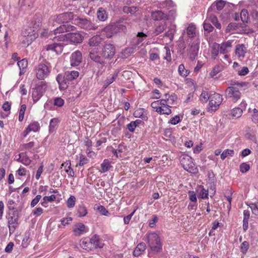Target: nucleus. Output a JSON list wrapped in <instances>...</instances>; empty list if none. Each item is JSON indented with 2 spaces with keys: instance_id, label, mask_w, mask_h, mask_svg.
Returning a JSON list of instances; mask_svg holds the SVG:
<instances>
[{
  "instance_id": "a211bd4d",
  "label": "nucleus",
  "mask_w": 258,
  "mask_h": 258,
  "mask_svg": "<svg viewBox=\"0 0 258 258\" xmlns=\"http://www.w3.org/2000/svg\"><path fill=\"white\" fill-rule=\"evenodd\" d=\"M151 17L154 21L167 20L168 19L167 15L161 11L153 12L151 14Z\"/></svg>"
},
{
  "instance_id": "13d9d810",
  "label": "nucleus",
  "mask_w": 258,
  "mask_h": 258,
  "mask_svg": "<svg viewBox=\"0 0 258 258\" xmlns=\"http://www.w3.org/2000/svg\"><path fill=\"white\" fill-rule=\"evenodd\" d=\"M199 196L202 199L207 198L208 196V190L205 189L203 186L200 187Z\"/></svg>"
},
{
  "instance_id": "8fccbe9b",
  "label": "nucleus",
  "mask_w": 258,
  "mask_h": 258,
  "mask_svg": "<svg viewBox=\"0 0 258 258\" xmlns=\"http://www.w3.org/2000/svg\"><path fill=\"white\" fill-rule=\"evenodd\" d=\"M249 243L246 241H243L241 243V246H240L241 252L244 254H245L247 252V251L249 248Z\"/></svg>"
},
{
  "instance_id": "c9c22d12",
  "label": "nucleus",
  "mask_w": 258,
  "mask_h": 258,
  "mask_svg": "<svg viewBox=\"0 0 258 258\" xmlns=\"http://www.w3.org/2000/svg\"><path fill=\"white\" fill-rule=\"evenodd\" d=\"M147 36V35L143 32H138L136 38H135V40L136 41L135 45H138L142 43L144 38Z\"/></svg>"
},
{
  "instance_id": "58836bf2",
  "label": "nucleus",
  "mask_w": 258,
  "mask_h": 258,
  "mask_svg": "<svg viewBox=\"0 0 258 258\" xmlns=\"http://www.w3.org/2000/svg\"><path fill=\"white\" fill-rule=\"evenodd\" d=\"M77 213L78 217H84L87 214V210L86 208L84 205H80L78 207Z\"/></svg>"
},
{
  "instance_id": "1a4fd4ad",
  "label": "nucleus",
  "mask_w": 258,
  "mask_h": 258,
  "mask_svg": "<svg viewBox=\"0 0 258 258\" xmlns=\"http://www.w3.org/2000/svg\"><path fill=\"white\" fill-rule=\"evenodd\" d=\"M101 53L104 59H110L115 53V48L113 44L110 43L105 44L103 46Z\"/></svg>"
},
{
  "instance_id": "c85d7f7f",
  "label": "nucleus",
  "mask_w": 258,
  "mask_h": 258,
  "mask_svg": "<svg viewBox=\"0 0 258 258\" xmlns=\"http://www.w3.org/2000/svg\"><path fill=\"white\" fill-rule=\"evenodd\" d=\"M60 120L57 118H53L51 119L49 125V131L50 132L52 133L56 130L58 126V124Z\"/></svg>"
},
{
  "instance_id": "4d7b16f0",
  "label": "nucleus",
  "mask_w": 258,
  "mask_h": 258,
  "mask_svg": "<svg viewBox=\"0 0 258 258\" xmlns=\"http://www.w3.org/2000/svg\"><path fill=\"white\" fill-rule=\"evenodd\" d=\"M248 14L246 10H243L240 13V18L243 22H246L248 20Z\"/></svg>"
},
{
  "instance_id": "bb28decb",
  "label": "nucleus",
  "mask_w": 258,
  "mask_h": 258,
  "mask_svg": "<svg viewBox=\"0 0 258 258\" xmlns=\"http://www.w3.org/2000/svg\"><path fill=\"white\" fill-rule=\"evenodd\" d=\"M115 27L113 25H108L105 27L102 31L105 33L107 38L111 37L115 32Z\"/></svg>"
},
{
  "instance_id": "393cba45",
  "label": "nucleus",
  "mask_w": 258,
  "mask_h": 258,
  "mask_svg": "<svg viewBox=\"0 0 258 258\" xmlns=\"http://www.w3.org/2000/svg\"><path fill=\"white\" fill-rule=\"evenodd\" d=\"M146 245L143 243L141 242L138 244L135 249L133 252V254L135 256H138L140 255L146 249Z\"/></svg>"
},
{
  "instance_id": "4be33fe9",
  "label": "nucleus",
  "mask_w": 258,
  "mask_h": 258,
  "mask_svg": "<svg viewBox=\"0 0 258 258\" xmlns=\"http://www.w3.org/2000/svg\"><path fill=\"white\" fill-rule=\"evenodd\" d=\"M60 18H61L62 23L68 24L71 20H73L75 18L73 13L72 12H67L59 14Z\"/></svg>"
},
{
  "instance_id": "423d86ee",
  "label": "nucleus",
  "mask_w": 258,
  "mask_h": 258,
  "mask_svg": "<svg viewBox=\"0 0 258 258\" xmlns=\"http://www.w3.org/2000/svg\"><path fill=\"white\" fill-rule=\"evenodd\" d=\"M49 73V69L44 63H40L35 68L36 76L39 80H44L48 76Z\"/></svg>"
},
{
  "instance_id": "0e129e2a",
  "label": "nucleus",
  "mask_w": 258,
  "mask_h": 258,
  "mask_svg": "<svg viewBox=\"0 0 258 258\" xmlns=\"http://www.w3.org/2000/svg\"><path fill=\"white\" fill-rule=\"evenodd\" d=\"M203 25L204 30L209 33L212 32L214 29V27L210 23L204 22Z\"/></svg>"
},
{
  "instance_id": "9d476101",
  "label": "nucleus",
  "mask_w": 258,
  "mask_h": 258,
  "mask_svg": "<svg viewBox=\"0 0 258 258\" xmlns=\"http://www.w3.org/2000/svg\"><path fill=\"white\" fill-rule=\"evenodd\" d=\"M239 88H233L229 86L226 90V93L228 97L232 98L234 101H236L240 99L241 93Z\"/></svg>"
},
{
  "instance_id": "aec40b11",
  "label": "nucleus",
  "mask_w": 258,
  "mask_h": 258,
  "mask_svg": "<svg viewBox=\"0 0 258 258\" xmlns=\"http://www.w3.org/2000/svg\"><path fill=\"white\" fill-rule=\"evenodd\" d=\"M225 2L223 0H218L214 3H213L211 6L209 8L208 13H209L210 11H212L215 8L218 11L222 10L225 5Z\"/></svg>"
},
{
  "instance_id": "49530a36",
  "label": "nucleus",
  "mask_w": 258,
  "mask_h": 258,
  "mask_svg": "<svg viewBox=\"0 0 258 258\" xmlns=\"http://www.w3.org/2000/svg\"><path fill=\"white\" fill-rule=\"evenodd\" d=\"M175 28V26L174 25L171 26L168 31L165 33V36L169 37L170 40H172L174 35Z\"/></svg>"
},
{
  "instance_id": "37998d69",
  "label": "nucleus",
  "mask_w": 258,
  "mask_h": 258,
  "mask_svg": "<svg viewBox=\"0 0 258 258\" xmlns=\"http://www.w3.org/2000/svg\"><path fill=\"white\" fill-rule=\"evenodd\" d=\"M17 64L20 70V73L21 74L22 71L27 68L28 62L26 59H23L20 61H18Z\"/></svg>"
},
{
  "instance_id": "5701e85b",
  "label": "nucleus",
  "mask_w": 258,
  "mask_h": 258,
  "mask_svg": "<svg viewBox=\"0 0 258 258\" xmlns=\"http://www.w3.org/2000/svg\"><path fill=\"white\" fill-rule=\"evenodd\" d=\"M49 23L53 27H57L62 23L60 15L51 16L49 20Z\"/></svg>"
},
{
  "instance_id": "4c0bfd02",
  "label": "nucleus",
  "mask_w": 258,
  "mask_h": 258,
  "mask_svg": "<svg viewBox=\"0 0 258 258\" xmlns=\"http://www.w3.org/2000/svg\"><path fill=\"white\" fill-rule=\"evenodd\" d=\"M28 127L29 128V130H30V131L36 132H38L40 128V124L37 121H33L28 126Z\"/></svg>"
},
{
  "instance_id": "a878e982",
  "label": "nucleus",
  "mask_w": 258,
  "mask_h": 258,
  "mask_svg": "<svg viewBox=\"0 0 258 258\" xmlns=\"http://www.w3.org/2000/svg\"><path fill=\"white\" fill-rule=\"evenodd\" d=\"M74 232L76 236H80L85 232V226L82 223L76 224Z\"/></svg>"
},
{
  "instance_id": "39448f33",
  "label": "nucleus",
  "mask_w": 258,
  "mask_h": 258,
  "mask_svg": "<svg viewBox=\"0 0 258 258\" xmlns=\"http://www.w3.org/2000/svg\"><path fill=\"white\" fill-rule=\"evenodd\" d=\"M223 101L222 96L219 93H214L211 94V97L209 100V108L212 111H216L219 108Z\"/></svg>"
},
{
  "instance_id": "5fc2aeb1",
  "label": "nucleus",
  "mask_w": 258,
  "mask_h": 258,
  "mask_svg": "<svg viewBox=\"0 0 258 258\" xmlns=\"http://www.w3.org/2000/svg\"><path fill=\"white\" fill-rule=\"evenodd\" d=\"M243 83H239L236 80H231L229 82V86H232L233 88H241L243 86Z\"/></svg>"
},
{
  "instance_id": "c03bdc74",
  "label": "nucleus",
  "mask_w": 258,
  "mask_h": 258,
  "mask_svg": "<svg viewBox=\"0 0 258 258\" xmlns=\"http://www.w3.org/2000/svg\"><path fill=\"white\" fill-rule=\"evenodd\" d=\"M81 246L85 249H91L92 246L91 245L90 239H85L81 242Z\"/></svg>"
},
{
  "instance_id": "f257e3e1",
  "label": "nucleus",
  "mask_w": 258,
  "mask_h": 258,
  "mask_svg": "<svg viewBox=\"0 0 258 258\" xmlns=\"http://www.w3.org/2000/svg\"><path fill=\"white\" fill-rule=\"evenodd\" d=\"M146 237L148 245L153 252L158 253L162 250V245L159 236L156 233H148Z\"/></svg>"
},
{
  "instance_id": "20e7f679",
  "label": "nucleus",
  "mask_w": 258,
  "mask_h": 258,
  "mask_svg": "<svg viewBox=\"0 0 258 258\" xmlns=\"http://www.w3.org/2000/svg\"><path fill=\"white\" fill-rule=\"evenodd\" d=\"M89 56L90 59L97 63L100 68H102L105 66L106 62L100 51H97L95 49H90Z\"/></svg>"
},
{
  "instance_id": "9b49d317",
  "label": "nucleus",
  "mask_w": 258,
  "mask_h": 258,
  "mask_svg": "<svg viewBox=\"0 0 258 258\" xmlns=\"http://www.w3.org/2000/svg\"><path fill=\"white\" fill-rule=\"evenodd\" d=\"M67 40L74 43H80L83 40V36L79 33H70L64 36H60V38L64 37Z\"/></svg>"
},
{
  "instance_id": "e433bc0d",
  "label": "nucleus",
  "mask_w": 258,
  "mask_h": 258,
  "mask_svg": "<svg viewBox=\"0 0 258 258\" xmlns=\"http://www.w3.org/2000/svg\"><path fill=\"white\" fill-rule=\"evenodd\" d=\"M211 94L208 92L203 91L200 97V100L203 103H206L208 100H210Z\"/></svg>"
},
{
  "instance_id": "0eeeda50",
  "label": "nucleus",
  "mask_w": 258,
  "mask_h": 258,
  "mask_svg": "<svg viewBox=\"0 0 258 258\" xmlns=\"http://www.w3.org/2000/svg\"><path fill=\"white\" fill-rule=\"evenodd\" d=\"M46 84L41 82L40 84L37 85L35 88H33L32 92V97L34 102L38 101L42 96L45 91Z\"/></svg>"
},
{
  "instance_id": "f3484780",
  "label": "nucleus",
  "mask_w": 258,
  "mask_h": 258,
  "mask_svg": "<svg viewBox=\"0 0 258 258\" xmlns=\"http://www.w3.org/2000/svg\"><path fill=\"white\" fill-rule=\"evenodd\" d=\"M90 242L92 248H100L103 247L104 245L102 240L96 235H94L90 238Z\"/></svg>"
},
{
  "instance_id": "412c9836",
  "label": "nucleus",
  "mask_w": 258,
  "mask_h": 258,
  "mask_svg": "<svg viewBox=\"0 0 258 258\" xmlns=\"http://www.w3.org/2000/svg\"><path fill=\"white\" fill-rule=\"evenodd\" d=\"M220 53L226 54L228 53L232 47L231 42L230 41L223 42L220 45Z\"/></svg>"
},
{
  "instance_id": "2f4dec72",
  "label": "nucleus",
  "mask_w": 258,
  "mask_h": 258,
  "mask_svg": "<svg viewBox=\"0 0 258 258\" xmlns=\"http://www.w3.org/2000/svg\"><path fill=\"white\" fill-rule=\"evenodd\" d=\"M42 18L40 15H35L34 18V19L32 20L31 26L37 29L38 28L40 27L41 24Z\"/></svg>"
},
{
  "instance_id": "f704fd0d",
  "label": "nucleus",
  "mask_w": 258,
  "mask_h": 258,
  "mask_svg": "<svg viewBox=\"0 0 258 258\" xmlns=\"http://www.w3.org/2000/svg\"><path fill=\"white\" fill-rule=\"evenodd\" d=\"M111 167L110 161L108 159H105L101 164V172L103 173L106 172L108 171Z\"/></svg>"
},
{
  "instance_id": "f8f14e48",
  "label": "nucleus",
  "mask_w": 258,
  "mask_h": 258,
  "mask_svg": "<svg viewBox=\"0 0 258 258\" xmlns=\"http://www.w3.org/2000/svg\"><path fill=\"white\" fill-rule=\"evenodd\" d=\"M200 41L193 42L191 43L189 48L188 49V54L189 58L194 60L197 57L199 53Z\"/></svg>"
},
{
  "instance_id": "7c9ffc66",
  "label": "nucleus",
  "mask_w": 258,
  "mask_h": 258,
  "mask_svg": "<svg viewBox=\"0 0 258 258\" xmlns=\"http://www.w3.org/2000/svg\"><path fill=\"white\" fill-rule=\"evenodd\" d=\"M102 38L98 35H96L92 37L89 40V44L92 46H97L101 42Z\"/></svg>"
},
{
  "instance_id": "6e6552de",
  "label": "nucleus",
  "mask_w": 258,
  "mask_h": 258,
  "mask_svg": "<svg viewBox=\"0 0 258 258\" xmlns=\"http://www.w3.org/2000/svg\"><path fill=\"white\" fill-rule=\"evenodd\" d=\"M73 24L85 30H94L96 27L89 20L79 17L74 19Z\"/></svg>"
},
{
  "instance_id": "2eb2a0df",
  "label": "nucleus",
  "mask_w": 258,
  "mask_h": 258,
  "mask_svg": "<svg viewBox=\"0 0 258 258\" xmlns=\"http://www.w3.org/2000/svg\"><path fill=\"white\" fill-rule=\"evenodd\" d=\"M82 59V53L77 50L72 53L71 57V65L73 67L78 66L81 62Z\"/></svg>"
},
{
  "instance_id": "3c124183",
  "label": "nucleus",
  "mask_w": 258,
  "mask_h": 258,
  "mask_svg": "<svg viewBox=\"0 0 258 258\" xmlns=\"http://www.w3.org/2000/svg\"><path fill=\"white\" fill-rule=\"evenodd\" d=\"M239 168L240 172L244 173L249 171L250 169V166L248 164H247L246 163H242L240 165Z\"/></svg>"
},
{
  "instance_id": "79ce46f5",
  "label": "nucleus",
  "mask_w": 258,
  "mask_h": 258,
  "mask_svg": "<svg viewBox=\"0 0 258 258\" xmlns=\"http://www.w3.org/2000/svg\"><path fill=\"white\" fill-rule=\"evenodd\" d=\"M137 11L136 7L124 6L123 8V12L124 13L134 14Z\"/></svg>"
},
{
  "instance_id": "864d4df0",
  "label": "nucleus",
  "mask_w": 258,
  "mask_h": 258,
  "mask_svg": "<svg viewBox=\"0 0 258 258\" xmlns=\"http://www.w3.org/2000/svg\"><path fill=\"white\" fill-rule=\"evenodd\" d=\"M76 198L74 196H71L67 201L68 208H73L75 205Z\"/></svg>"
},
{
  "instance_id": "dca6fc26",
  "label": "nucleus",
  "mask_w": 258,
  "mask_h": 258,
  "mask_svg": "<svg viewBox=\"0 0 258 258\" xmlns=\"http://www.w3.org/2000/svg\"><path fill=\"white\" fill-rule=\"evenodd\" d=\"M56 81L59 85V88L60 90H65L68 87L70 83L69 80H67L65 74L62 75L59 74L56 77Z\"/></svg>"
},
{
  "instance_id": "052dcab7",
  "label": "nucleus",
  "mask_w": 258,
  "mask_h": 258,
  "mask_svg": "<svg viewBox=\"0 0 258 258\" xmlns=\"http://www.w3.org/2000/svg\"><path fill=\"white\" fill-rule=\"evenodd\" d=\"M181 121L180 117L178 115H175L174 117L171 118L168 123L175 125Z\"/></svg>"
},
{
  "instance_id": "ea45409f",
  "label": "nucleus",
  "mask_w": 258,
  "mask_h": 258,
  "mask_svg": "<svg viewBox=\"0 0 258 258\" xmlns=\"http://www.w3.org/2000/svg\"><path fill=\"white\" fill-rule=\"evenodd\" d=\"M242 109L235 107L231 110V115L234 117L239 118L242 115Z\"/></svg>"
},
{
  "instance_id": "338daca9",
  "label": "nucleus",
  "mask_w": 258,
  "mask_h": 258,
  "mask_svg": "<svg viewBox=\"0 0 258 258\" xmlns=\"http://www.w3.org/2000/svg\"><path fill=\"white\" fill-rule=\"evenodd\" d=\"M253 114L252 115L251 119L253 122L256 123L258 122V110L254 108L253 110Z\"/></svg>"
},
{
  "instance_id": "680f3d73",
  "label": "nucleus",
  "mask_w": 258,
  "mask_h": 258,
  "mask_svg": "<svg viewBox=\"0 0 258 258\" xmlns=\"http://www.w3.org/2000/svg\"><path fill=\"white\" fill-rule=\"evenodd\" d=\"M89 160L83 155L80 156L79 166H83L88 162Z\"/></svg>"
},
{
  "instance_id": "6e6d98bb",
  "label": "nucleus",
  "mask_w": 258,
  "mask_h": 258,
  "mask_svg": "<svg viewBox=\"0 0 258 258\" xmlns=\"http://www.w3.org/2000/svg\"><path fill=\"white\" fill-rule=\"evenodd\" d=\"M134 114L136 117H140L144 120L147 119V117L143 113L142 109L136 111Z\"/></svg>"
},
{
  "instance_id": "7ed1b4c3",
  "label": "nucleus",
  "mask_w": 258,
  "mask_h": 258,
  "mask_svg": "<svg viewBox=\"0 0 258 258\" xmlns=\"http://www.w3.org/2000/svg\"><path fill=\"white\" fill-rule=\"evenodd\" d=\"M180 162L183 168L187 171L195 173L197 172V168L194 163L192 158L187 154L182 155L180 157Z\"/></svg>"
},
{
  "instance_id": "603ef678",
  "label": "nucleus",
  "mask_w": 258,
  "mask_h": 258,
  "mask_svg": "<svg viewBox=\"0 0 258 258\" xmlns=\"http://www.w3.org/2000/svg\"><path fill=\"white\" fill-rule=\"evenodd\" d=\"M166 28V25L165 23L161 24L159 26H158L155 30V33L156 35L160 34L162 32L164 31V30Z\"/></svg>"
},
{
  "instance_id": "c756f323",
  "label": "nucleus",
  "mask_w": 258,
  "mask_h": 258,
  "mask_svg": "<svg viewBox=\"0 0 258 258\" xmlns=\"http://www.w3.org/2000/svg\"><path fill=\"white\" fill-rule=\"evenodd\" d=\"M64 74L67 80H69L70 82L78 78L79 77V73L78 71H68L66 72Z\"/></svg>"
},
{
  "instance_id": "4468645a",
  "label": "nucleus",
  "mask_w": 258,
  "mask_h": 258,
  "mask_svg": "<svg viewBox=\"0 0 258 258\" xmlns=\"http://www.w3.org/2000/svg\"><path fill=\"white\" fill-rule=\"evenodd\" d=\"M64 45V44L62 42L54 43L46 45V49L47 50H52L58 54L62 52Z\"/></svg>"
},
{
  "instance_id": "ddd939ff",
  "label": "nucleus",
  "mask_w": 258,
  "mask_h": 258,
  "mask_svg": "<svg viewBox=\"0 0 258 258\" xmlns=\"http://www.w3.org/2000/svg\"><path fill=\"white\" fill-rule=\"evenodd\" d=\"M76 27L74 26L71 25L69 24H63L60 25L59 27H56L55 29L53 30L54 34L56 35L61 33L66 32H69L74 31Z\"/></svg>"
},
{
  "instance_id": "e2e57ef3",
  "label": "nucleus",
  "mask_w": 258,
  "mask_h": 258,
  "mask_svg": "<svg viewBox=\"0 0 258 258\" xmlns=\"http://www.w3.org/2000/svg\"><path fill=\"white\" fill-rule=\"evenodd\" d=\"M117 150L119 153L125 152L127 151V147L124 143H121L118 145Z\"/></svg>"
},
{
  "instance_id": "de8ad7c7",
  "label": "nucleus",
  "mask_w": 258,
  "mask_h": 258,
  "mask_svg": "<svg viewBox=\"0 0 258 258\" xmlns=\"http://www.w3.org/2000/svg\"><path fill=\"white\" fill-rule=\"evenodd\" d=\"M255 215H258V201L256 203H249L247 205Z\"/></svg>"
},
{
  "instance_id": "cd10ccee",
  "label": "nucleus",
  "mask_w": 258,
  "mask_h": 258,
  "mask_svg": "<svg viewBox=\"0 0 258 258\" xmlns=\"http://www.w3.org/2000/svg\"><path fill=\"white\" fill-rule=\"evenodd\" d=\"M97 15L98 19L101 21H105L107 18L106 11L103 8H99L98 9Z\"/></svg>"
},
{
  "instance_id": "774afa93",
  "label": "nucleus",
  "mask_w": 258,
  "mask_h": 258,
  "mask_svg": "<svg viewBox=\"0 0 258 258\" xmlns=\"http://www.w3.org/2000/svg\"><path fill=\"white\" fill-rule=\"evenodd\" d=\"M64 104V100L61 98L57 97L55 99L54 104L58 107H61Z\"/></svg>"
},
{
  "instance_id": "69168bd1",
  "label": "nucleus",
  "mask_w": 258,
  "mask_h": 258,
  "mask_svg": "<svg viewBox=\"0 0 258 258\" xmlns=\"http://www.w3.org/2000/svg\"><path fill=\"white\" fill-rule=\"evenodd\" d=\"M188 195H189V200L194 202L195 203V204H197V197L196 195V194L193 191H188Z\"/></svg>"
},
{
  "instance_id": "a19ab883",
  "label": "nucleus",
  "mask_w": 258,
  "mask_h": 258,
  "mask_svg": "<svg viewBox=\"0 0 258 258\" xmlns=\"http://www.w3.org/2000/svg\"><path fill=\"white\" fill-rule=\"evenodd\" d=\"M234 154V151L231 149H226L221 154V158L222 160H224L227 156H233Z\"/></svg>"
},
{
  "instance_id": "a18cd8bd",
  "label": "nucleus",
  "mask_w": 258,
  "mask_h": 258,
  "mask_svg": "<svg viewBox=\"0 0 258 258\" xmlns=\"http://www.w3.org/2000/svg\"><path fill=\"white\" fill-rule=\"evenodd\" d=\"M178 71L179 74L182 76L186 77L189 74L188 71L185 69L184 66L183 64H180L178 66Z\"/></svg>"
},
{
  "instance_id": "f03ea898",
  "label": "nucleus",
  "mask_w": 258,
  "mask_h": 258,
  "mask_svg": "<svg viewBox=\"0 0 258 258\" xmlns=\"http://www.w3.org/2000/svg\"><path fill=\"white\" fill-rule=\"evenodd\" d=\"M21 210L16 209L15 211H9L7 216L8 223L10 233H13L16 228L18 226V219L19 217V212Z\"/></svg>"
},
{
  "instance_id": "bf43d9fd",
  "label": "nucleus",
  "mask_w": 258,
  "mask_h": 258,
  "mask_svg": "<svg viewBox=\"0 0 258 258\" xmlns=\"http://www.w3.org/2000/svg\"><path fill=\"white\" fill-rule=\"evenodd\" d=\"M117 76V74L116 73H113L109 76L106 80L105 82L108 85H110L115 80Z\"/></svg>"
},
{
  "instance_id": "09e8293b",
  "label": "nucleus",
  "mask_w": 258,
  "mask_h": 258,
  "mask_svg": "<svg viewBox=\"0 0 258 258\" xmlns=\"http://www.w3.org/2000/svg\"><path fill=\"white\" fill-rule=\"evenodd\" d=\"M96 209L102 215L108 216L110 215V213H109L108 210H107L106 208L102 205L97 206L96 207Z\"/></svg>"
},
{
  "instance_id": "6ab92c4d",
  "label": "nucleus",
  "mask_w": 258,
  "mask_h": 258,
  "mask_svg": "<svg viewBox=\"0 0 258 258\" xmlns=\"http://www.w3.org/2000/svg\"><path fill=\"white\" fill-rule=\"evenodd\" d=\"M35 29L32 26L28 27L23 31L22 34L25 37H30L31 39H35L36 37Z\"/></svg>"
},
{
  "instance_id": "473e14b6",
  "label": "nucleus",
  "mask_w": 258,
  "mask_h": 258,
  "mask_svg": "<svg viewBox=\"0 0 258 258\" xmlns=\"http://www.w3.org/2000/svg\"><path fill=\"white\" fill-rule=\"evenodd\" d=\"M196 26L192 24H190L186 29V33L189 38H193L196 36Z\"/></svg>"
},
{
  "instance_id": "b1692460",
  "label": "nucleus",
  "mask_w": 258,
  "mask_h": 258,
  "mask_svg": "<svg viewBox=\"0 0 258 258\" xmlns=\"http://www.w3.org/2000/svg\"><path fill=\"white\" fill-rule=\"evenodd\" d=\"M246 52V48L243 44L236 46L235 53L238 57H244Z\"/></svg>"
},
{
  "instance_id": "72a5a7b5",
  "label": "nucleus",
  "mask_w": 258,
  "mask_h": 258,
  "mask_svg": "<svg viewBox=\"0 0 258 258\" xmlns=\"http://www.w3.org/2000/svg\"><path fill=\"white\" fill-rule=\"evenodd\" d=\"M220 44L217 43H215L212 47L211 54L212 57L213 58H216V57L218 55L219 53L220 52Z\"/></svg>"
}]
</instances>
